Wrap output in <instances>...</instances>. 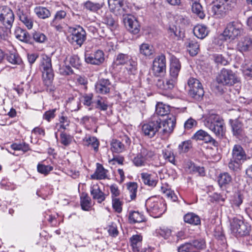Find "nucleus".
I'll list each match as a JSON object with an SVG mask.
<instances>
[{
    "label": "nucleus",
    "mask_w": 252,
    "mask_h": 252,
    "mask_svg": "<svg viewBox=\"0 0 252 252\" xmlns=\"http://www.w3.org/2000/svg\"><path fill=\"white\" fill-rule=\"evenodd\" d=\"M204 124L219 138L222 137L225 133L224 120L220 115L213 112H210L206 116Z\"/></svg>",
    "instance_id": "f257e3e1"
},
{
    "label": "nucleus",
    "mask_w": 252,
    "mask_h": 252,
    "mask_svg": "<svg viewBox=\"0 0 252 252\" xmlns=\"http://www.w3.org/2000/svg\"><path fill=\"white\" fill-rule=\"evenodd\" d=\"M236 0H214L212 12L216 18H220L236 5Z\"/></svg>",
    "instance_id": "f03ea898"
},
{
    "label": "nucleus",
    "mask_w": 252,
    "mask_h": 252,
    "mask_svg": "<svg viewBox=\"0 0 252 252\" xmlns=\"http://www.w3.org/2000/svg\"><path fill=\"white\" fill-rule=\"evenodd\" d=\"M181 63L177 58L172 57L171 58L169 76L165 82V90L173 89L178 80V76L181 69Z\"/></svg>",
    "instance_id": "7ed1b4c3"
},
{
    "label": "nucleus",
    "mask_w": 252,
    "mask_h": 252,
    "mask_svg": "<svg viewBox=\"0 0 252 252\" xmlns=\"http://www.w3.org/2000/svg\"><path fill=\"white\" fill-rule=\"evenodd\" d=\"M113 64L116 66L126 65V68L129 74H134L137 68L136 59L126 54H118L114 60Z\"/></svg>",
    "instance_id": "20e7f679"
},
{
    "label": "nucleus",
    "mask_w": 252,
    "mask_h": 252,
    "mask_svg": "<svg viewBox=\"0 0 252 252\" xmlns=\"http://www.w3.org/2000/svg\"><path fill=\"white\" fill-rule=\"evenodd\" d=\"M230 222V230L236 237H243L249 234L250 226L241 217L233 218Z\"/></svg>",
    "instance_id": "39448f33"
},
{
    "label": "nucleus",
    "mask_w": 252,
    "mask_h": 252,
    "mask_svg": "<svg viewBox=\"0 0 252 252\" xmlns=\"http://www.w3.org/2000/svg\"><path fill=\"white\" fill-rule=\"evenodd\" d=\"M244 29L241 23L231 22L227 24L222 35L225 40H233L242 35Z\"/></svg>",
    "instance_id": "423d86ee"
},
{
    "label": "nucleus",
    "mask_w": 252,
    "mask_h": 252,
    "mask_svg": "<svg viewBox=\"0 0 252 252\" xmlns=\"http://www.w3.org/2000/svg\"><path fill=\"white\" fill-rule=\"evenodd\" d=\"M41 69L42 72L44 84L48 87L51 86L54 78V73L50 58L47 56H44L42 57L41 62Z\"/></svg>",
    "instance_id": "0eeeda50"
},
{
    "label": "nucleus",
    "mask_w": 252,
    "mask_h": 252,
    "mask_svg": "<svg viewBox=\"0 0 252 252\" xmlns=\"http://www.w3.org/2000/svg\"><path fill=\"white\" fill-rule=\"evenodd\" d=\"M161 128V119L154 116L150 121L144 124L142 126L143 133L149 138H152Z\"/></svg>",
    "instance_id": "6e6552de"
},
{
    "label": "nucleus",
    "mask_w": 252,
    "mask_h": 252,
    "mask_svg": "<svg viewBox=\"0 0 252 252\" xmlns=\"http://www.w3.org/2000/svg\"><path fill=\"white\" fill-rule=\"evenodd\" d=\"M146 206L148 211L154 215L155 218L160 217L165 211V206L163 201L155 198L148 199Z\"/></svg>",
    "instance_id": "1a4fd4ad"
},
{
    "label": "nucleus",
    "mask_w": 252,
    "mask_h": 252,
    "mask_svg": "<svg viewBox=\"0 0 252 252\" xmlns=\"http://www.w3.org/2000/svg\"><path fill=\"white\" fill-rule=\"evenodd\" d=\"M219 84L223 86H232L237 82L235 74L231 70L223 68L217 77Z\"/></svg>",
    "instance_id": "9d476101"
},
{
    "label": "nucleus",
    "mask_w": 252,
    "mask_h": 252,
    "mask_svg": "<svg viewBox=\"0 0 252 252\" xmlns=\"http://www.w3.org/2000/svg\"><path fill=\"white\" fill-rule=\"evenodd\" d=\"M14 21V14L12 10L7 6L0 8V21L7 29H10Z\"/></svg>",
    "instance_id": "9b49d317"
},
{
    "label": "nucleus",
    "mask_w": 252,
    "mask_h": 252,
    "mask_svg": "<svg viewBox=\"0 0 252 252\" xmlns=\"http://www.w3.org/2000/svg\"><path fill=\"white\" fill-rule=\"evenodd\" d=\"M19 20L28 29L31 30L33 25V20L30 11L23 6H17L16 11Z\"/></svg>",
    "instance_id": "f8f14e48"
},
{
    "label": "nucleus",
    "mask_w": 252,
    "mask_h": 252,
    "mask_svg": "<svg viewBox=\"0 0 252 252\" xmlns=\"http://www.w3.org/2000/svg\"><path fill=\"white\" fill-rule=\"evenodd\" d=\"M152 70L155 76H159L166 72V58L161 54L155 58L153 62Z\"/></svg>",
    "instance_id": "ddd939ff"
},
{
    "label": "nucleus",
    "mask_w": 252,
    "mask_h": 252,
    "mask_svg": "<svg viewBox=\"0 0 252 252\" xmlns=\"http://www.w3.org/2000/svg\"><path fill=\"white\" fill-rule=\"evenodd\" d=\"M68 38V41L72 44L81 46L86 39V33L82 27L78 26L73 30Z\"/></svg>",
    "instance_id": "4468645a"
},
{
    "label": "nucleus",
    "mask_w": 252,
    "mask_h": 252,
    "mask_svg": "<svg viewBox=\"0 0 252 252\" xmlns=\"http://www.w3.org/2000/svg\"><path fill=\"white\" fill-rule=\"evenodd\" d=\"M124 22L126 27L130 32L136 34L139 32L140 26L137 19L134 16L126 15L124 18Z\"/></svg>",
    "instance_id": "2eb2a0df"
},
{
    "label": "nucleus",
    "mask_w": 252,
    "mask_h": 252,
    "mask_svg": "<svg viewBox=\"0 0 252 252\" xmlns=\"http://www.w3.org/2000/svg\"><path fill=\"white\" fill-rule=\"evenodd\" d=\"M85 59L86 63L94 65H99L104 61V55L102 51L97 50L94 53L86 54Z\"/></svg>",
    "instance_id": "dca6fc26"
},
{
    "label": "nucleus",
    "mask_w": 252,
    "mask_h": 252,
    "mask_svg": "<svg viewBox=\"0 0 252 252\" xmlns=\"http://www.w3.org/2000/svg\"><path fill=\"white\" fill-rule=\"evenodd\" d=\"M233 112L236 114L237 118L235 119H230L229 124L231 125L233 135L238 137L243 134V125L242 123L238 120L240 117V112L238 111H234Z\"/></svg>",
    "instance_id": "f3484780"
},
{
    "label": "nucleus",
    "mask_w": 252,
    "mask_h": 252,
    "mask_svg": "<svg viewBox=\"0 0 252 252\" xmlns=\"http://www.w3.org/2000/svg\"><path fill=\"white\" fill-rule=\"evenodd\" d=\"M176 118L173 115L168 116L167 118L162 121L161 120V132L163 134L168 135L171 133L175 126Z\"/></svg>",
    "instance_id": "a211bd4d"
},
{
    "label": "nucleus",
    "mask_w": 252,
    "mask_h": 252,
    "mask_svg": "<svg viewBox=\"0 0 252 252\" xmlns=\"http://www.w3.org/2000/svg\"><path fill=\"white\" fill-rule=\"evenodd\" d=\"M112 85L109 80L107 79H100L95 83V92L100 94H108L111 89Z\"/></svg>",
    "instance_id": "6ab92c4d"
},
{
    "label": "nucleus",
    "mask_w": 252,
    "mask_h": 252,
    "mask_svg": "<svg viewBox=\"0 0 252 252\" xmlns=\"http://www.w3.org/2000/svg\"><path fill=\"white\" fill-rule=\"evenodd\" d=\"M236 161L243 162L247 159V155L242 147L240 145H235L232 151V158Z\"/></svg>",
    "instance_id": "aec40b11"
},
{
    "label": "nucleus",
    "mask_w": 252,
    "mask_h": 252,
    "mask_svg": "<svg viewBox=\"0 0 252 252\" xmlns=\"http://www.w3.org/2000/svg\"><path fill=\"white\" fill-rule=\"evenodd\" d=\"M237 49L242 53L252 50V39L247 36L241 38L237 44Z\"/></svg>",
    "instance_id": "412c9836"
},
{
    "label": "nucleus",
    "mask_w": 252,
    "mask_h": 252,
    "mask_svg": "<svg viewBox=\"0 0 252 252\" xmlns=\"http://www.w3.org/2000/svg\"><path fill=\"white\" fill-rule=\"evenodd\" d=\"M105 5V0H99L96 2L87 0L83 3L84 8L87 11L96 12Z\"/></svg>",
    "instance_id": "4be33fe9"
},
{
    "label": "nucleus",
    "mask_w": 252,
    "mask_h": 252,
    "mask_svg": "<svg viewBox=\"0 0 252 252\" xmlns=\"http://www.w3.org/2000/svg\"><path fill=\"white\" fill-rule=\"evenodd\" d=\"M90 192L93 198L96 200L99 203H101L105 199L106 195L101 190L97 184L93 185L91 187Z\"/></svg>",
    "instance_id": "5701e85b"
},
{
    "label": "nucleus",
    "mask_w": 252,
    "mask_h": 252,
    "mask_svg": "<svg viewBox=\"0 0 252 252\" xmlns=\"http://www.w3.org/2000/svg\"><path fill=\"white\" fill-rule=\"evenodd\" d=\"M196 140H203L206 143H211L214 145L216 141L206 131L200 129L196 131L193 136Z\"/></svg>",
    "instance_id": "b1692460"
},
{
    "label": "nucleus",
    "mask_w": 252,
    "mask_h": 252,
    "mask_svg": "<svg viewBox=\"0 0 252 252\" xmlns=\"http://www.w3.org/2000/svg\"><path fill=\"white\" fill-rule=\"evenodd\" d=\"M128 221L130 223L134 224L146 221V218L143 213L138 211H130L128 213Z\"/></svg>",
    "instance_id": "393cba45"
},
{
    "label": "nucleus",
    "mask_w": 252,
    "mask_h": 252,
    "mask_svg": "<svg viewBox=\"0 0 252 252\" xmlns=\"http://www.w3.org/2000/svg\"><path fill=\"white\" fill-rule=\"evenodd\" d=\"M241 70L247 79H252V63L249 60H245L241 65Z\"/></svg>",
    "instance_id": "a878e982"
},
{
    "label": "nucleus",
    "mask_w": 252,
    "mask_h": 252,
    "mask_svg": "<svg viewBox=\"0 0 252 252\" xmlns=\"http://www.w3.org/2000/svg\"><path fill=\"white\" fill-rule=\"evenodd\" d=\"M162 155L163 158L169 162L175 165L176 160L173 150L168 145L162 150Z\"/></svg>",
    "instance_id": "bb28decb"
},
{
    "label": "nucleus",
    "mask_w": 252,
    "mask_h": 252,
    "mask_svg": "<svg viewBox=\"0 0 252 252\" xmlns=\"http://www.w3.org/2000/svg\"><path fill=\"white\" fill-rule=\"evenodd\" d=\"M107 170L105 169L103 166L97 163L96 164V169L94 173L91 176L94 179L102 180L106 178Z\"/></svg>",
    "instance_id": "cd10ccee"
},
{
    "label": "nucleus",
    "mask_w": 252,
    "mask_h": 252,
    "mask_svg": "<svg viewBox=\"0 0 252 252\" xmlns=\"http://www.w3.org/2000/svg\"><path fill=\"white\" fill-rule=\"evenodd\" d=\"M209 31L207 28L202 25L196 26L193 29L194 34L198 38L203 39L208 34Z\"/></svg>",
    "instance_id": "c85d7f7f"
},
{
    "label": "nucleus",
    "mask_w": 252,
    "mask_h": 252,
    "mask_svg": "<svg viewBox=\"0 0 252 252\" xmlns=\"http://www.w3.org/2000/svg\"><path fill=\"white\" fill-rule=\"evenodd\" d=\"M184 220L185 222L192 225H196L200 223L199 217L193 213L186 214L184 217Z\"/></svg>",
    "instance_id": "c756f323"
},
{
    "label": "nucleus",
    "mask_w": 252,
    "mask_h": 252,
    "mask_svg": "<svg viewBox=\"0 0 252 252\" xmlns=\"http://www.w3.org/2000/svg\"><path fill=\"white\" fill-rule=\"evenodd\" d=\"M191 10L192 12L201 19L205 18L206 15L204 10L199 2H193L191 5Z\"/></svg>",
    "instance_id": "7c9ffc66"
},
{
    "label": "nucleus",
    "mask_w": 252,
    "mask_h": 252,
    "mask_svg": "<svg viewBox=\"0 0 252 252\" xmlns=\"http://www.w3.org/2000/svg\"><path fill=\"white\" fill-rule=\"evenodd\" d=\"M141 177L144 184L152 187L156 186L157 181L152 174L148 173H141Z\"/></svg>",
    "instance_id": "2f4dec72"
},
{
    "label": "nucleus",
    "mask_w": 252,
    "mask_h": 252,
    "mask_svg": "<svg viewBox=\"0 0 252 252\" xmlns=\"http://www.w3.org/2000/svg\"><path fill=\"white\" fill-rule=\"evenodd\" d=\"M110 149L113 153H120L125 150V146L120 141L113 139L111 142Z\"/></svg>",
    "instance_id": "473e14b6"
},
{
    "label": "nucleus",
    "mask_w": 252,
    "mask_h": 252,
    "mask_svg": "<svg viewBox=\"0 0 252 252\" xmlns=\"http://www.w3.org/2000/svg\"><path fill=\"white\" fill-rule=\"evenodd\" d=\"M107 1L110 10L114 12L120 10L124 5L123 0H107Z\"/></svg>",
    "instance_id": "72a5a7b5"
},
{
    "label": "nucleus",
    "mask_w": 252,
    "mask_h": 252,
    "mask_svg": "<svg viewBox=\"0 0 252 252\" xmlns=\"http://www.w3.org/2000/svg\"><path fill=\"white\" fill-rule=\"evenodd\" d=\"M170 108L168 105L162 103H158L156 107V113L158 116H164L169 114Z\"/></svg>",
    "instance_id": "f704fd0d"
},
{
    "label": "nucleus",
    "mask_w": 252,
    "mask_h": 252,
    "mask_svg": "<svg viewBox=\"0 0 252 252\" xmlns=\"http://www.w3.org/2000/svg\"><path fill=\"white\" fill-rule=\"evenodd\" d=\"M186 44L188 50L191 56H195L198 53L199 46L196 41L193 40H189Z\"/></svg>",
    "instance_id": "c9c22d12"
},
{
    "label": "nucleus",
    "mask_w": 252,
    "mask_h": 252,
    "mask_svg": "<svg viewBox=\"0 0 252 252\" xmlns=\"http://www.w3.org/2000/svg\"><path fill=\"white\" fill-rule=\"evenodd\" d=\"M34 11L36 15L41 19H45L48 18L51 15V13L49 10L44 7L37 6L34 9Z\"/></svg>",
    "instance_id": "e433bc0d"
},
{
    "label": "nucleus",
    "mask_w": 252,
    "mask_h": 252,
    "mask_svg": "<svg viewBox=\"0 0 252 252\" xmlns=\"http://www.w3.org/2000/svg\"><path fill=\"white\" fill-rule=\"evenodd\" d=\"M154 50L153 46L148 43H143L140 46V52L143 55L150 57L153 55Z\"/></svg>",
    "instance_id": "4c0bfd02"
},
{
    "label": "nucleus",
    "mask_w": 252,
    "mask_h": 252,
    "mask_svg": "<svg viewBox=\"0 0 252 252\" xmlns=\"http://www.w3.org/2000/svg\"><path fill=\"white\" fill-rule=\"evenodd\" d=\"M231 180V176L227 172L221 173L219 176L218 183L221 187L229 184Z\"/></svg>",
    "instance_id": "58836bf2"
},
{
    "label": "nucleus",
    "mask_w": 252,
    "mask_h": 252,
    "mask_svg": "<svg viewBox=\"0 0 252 252\" xmlns=\"http://www.w3.org/2000/svg\"><path fill=\"white\" fill-rule=\"evenodd\" d=\"M188 85L189 88V94H194V89L201 85L200 81L193 77H190L188 81Z\"/></svg>",
    "instance_id": "ea45409f"
},
{
    "label": "nucleus",
    "mask_w": 252,
    "mask_h": 252,
    "mask_svg": "<svg viewBox=\"0 0 252 252\" xmlns=\"http://www.w3.org/2000/svg\"><path fill=\"white\" fill-rule=\"evenodd\" d=\"M139 153L141 156H142L146 162L152 159L155 155V152L153 151L144 147H142Z\"/></svg>",
    "instance_id": "a19ab883"
},
{
    "label": "nucleus",
    "mask_w": 252,
    "mask_h": 252,
    "mask_svg": "<svg viewBox=\"0 0 252 252\" xmlns=\"http://www.w3.org/2000/svg\"><path fill=\"white\" fill-rule=\"evenodd\" d=\"M80 203L81 208L83 210L88 211L91 207V199L86 194L82 195Z\"/></svg>",
    "instance_id": "79ce46f5"
},
{
    "label": "nucleus",
    "mask_w": 252,
    "mask_h": 252,
    "mask_svg": "<svg viewBox=\"0 0 252 252\" xmlns=\"http://www.w3.org/2000/svg\"><path fill=\"white\" fill-rule=\"evenodd\" d=\"M85 145L87 146H92L95 151H97L99 142L95 137H86L83 140Z\"/></svg>",
    "instance_id": "37998d69"
},
{
    "label": "nucleus",
    "mask_w": 252,
    "mask_h": 252,
    "mask_svg": "<svg viewBox=\"0 0 252 252\" xmlns=\"http://www.w3.org/2000/svg\"><path fill=\"white\" fill-rule=\"evenodd\" d=\"M174 19L177 25L181 28H184L189 24V19L186 16L177 14L175 16Z\"/></svg>",
    "instance_id": "c03bdc74"
},
{
    "label": "nucleus",
    "mask_w": 252,
    "mask_h": 252,
    "mask_svg": "<svg viewBox=\"0 0 252 252\" xmlns=\"http://www.w3.org/2000/svg\"><path fill=\"white\" fill-rule=\"evenodd\" d=\"M127 189L129 191L131 200L134 199L136 196L137 185L134 182H130L127 184Z\"/></svg>",
    "instance_id": "a18cd8bd"
},
{
    "label": "nucleus",
    "mask_w": 252,
    "mask_h": 252,
    "mask_svg": "<svg viewBox=\"0 0 252 252\" xmlns=\"http://www.w3.org/2000/svg\"><path fill=\"white\" fill-rule=\"evenodd\" d=\"M94 103L95 108L101 111H105L108 108V102L101 97H98Z\"/></svg>",
    "instance_id": "49530a36"
},
{
    "label": "nucleus",
    "mask_w": 252,
    "mask_h": 252,
    "mask_svg": "<svg viewBox=\"0 0 252 252\" xmlns=\"http://www.w3.org/2000/svg\"><path fill=\"white\" fill-rule=\"evenodd\" d=\"M194 93V94H189V95L195 100H200L204 94V91L202 85L197 88L195 89Z\"/></svg>",
    "instance_id": "de8ad7c7"
},
{
    "label": "nucleus",
    "mask_w": 252,
    "mask_h": 252,
    "mask_svg": "<svg viewBox=\"0 0 252 252\" xmlns=\"http://www.w3.org/2000/svg\"><path fill=\"white\" fill-rule=\"evenodd\" d=\"M192 248L198 250L205 249L206 245L205 240L203 239H199L192 241L191 242Z\"/></svg>",
    "instance_id": "09e8293b"
},
{
    "label": "nucleus",
    "mask_w": 252,
    "mask_h": 252,
    "mask_svg": "<svg viewBox=\"0 0 252 252\" xmlns=\"http://www.w3.org/2000/svg\"><path fill=\"white\" fill-rule=\"evenodd\" d=\"M132 162L136 167L144 166L147 163L146 161L142 156H141L139 153L133 158Z\"/></svg>",
    "instance_id": "8fccbe9b"
},
{
    "label": "nucleus",
    "mask_w": 252,
    "mask_h": 252,
    "mask_svg": "<svg viewBox=\"0 0 252 252\" xmlns=\"http://www.w3.org/2000/svg\"><path fill=\"white\" fill-rule=\"evenodd\" d=\"M32 40L38 43H43L47 40L46 36L40 32H34L32 33Z\"/></svg>",
    "instance_id": "3c124183"
},
{
    "label": "nucleus",
    "mask_w": 252,
    "mask_h": 252,
    "mask_svg": "<svg viewBox=\"0 0 252 252\" xmlns=\"http://www.w3.org/2000/svg\"><path fill=\"white\" fill-rule=\"evenodd\" d=\"M37 171L41 174L45 175H48L50 171L53 170V167L50 165H45L42 164H38L37 166Z\"/></svg>",
    "instance_id": "603ef678"
},
{
    "label": "nucleus",
    "mask_w": 252,
    "mask_h": 252,
    "mask_svg": "<svg viewBox=\"0 0 252 252\" xmlns=\"http://www.w3.org/2000/svg\"><path fill=\"white\" fill-rule=\"evenodd\" d=\"M215 62L218 65H226L228 62L227 60L220 54H214L213 55Z\"/></svg>",
    "instance_id": "864d4df0"
},
{
    "label": "nucleus",
    "mask_w": 252,
    "mask_h": 252,
    "mask_svg": "<svg viewBox=\"0 0 252 252\" xmlns=\"http://www.w3.org/2000/svg\"><path fill=\"white\" fill-rule=\"evenodd\" d=\"M191 147V142L189 140L185 141L179 144L178 149L180 153H186Z\"/></svg>",
    "instance_id": "5fc2aeb1"
},
{
    "label": "nucleus",
    "mask_w": 252,
    "mask_h": 252,
    "mask_svg": "<svg viewBox=\"0 0 252 252\" xmlns=\"http://www.w3.org/2000/svg\"><path fill=\"white\" fill-rule=\"evenodd\" d=\"M242 163V162L240 161H236L231 158L230 161L228 162V166L231 170L239 171L240 170V165Z\"/></svg>",
    "instance_id": "6e6d98bb"
},
{
    "label": "nucleus",
    "mask_w": 252,
    "mask_h": 252,
    "mask_svg": "<svg viewBox=\"0 0 252 252\" xmlns=\"http://www.w3.org/2000/svg\"><path fill=\"white\" fill-rule=\"evenodd\" d=\"M93 94L92 93L85 94L82 96L81 101L84 105L90 106L92 104L94 103L93 101Z\"/></svg>",
    "instance_id": "4d7b16f0"
},
{
    "label": "nucleus",
    "mask_w": 252,
    "mask_h": 252,
    "mask_svg": "<svg viewBox=\"0 0 252 252\" xmlns=\"http://www.w3.org/2000/svg\"><path fill=\"white\" fill-rule=\"evenodd\" d=\"M61 143L64 146L69 145L72 139V137L65 133L62 132L60 134Z\"/></svg>",
    "instance_id": "13d9d810"
},
{
    "label": "nucleus",
    "mask_w": 252,
    "mask_h": 252,
    "mask_svg": "<svg viewBox=\"0 0 252 252\" xmlns=\"http://www.w3.org/2000/svg\"><path fill=\"white\" fill-rule=\"evenodd\" d=\"M7 61L13 64H20L22 62L20 57L15 54H10L7 57Z\"/></svg>",
    "instance_id": "bf43d9fd"
},
{
    "label": "nucleus",
    "mask_w": 252,
    "mask_h": 252,
    "mask_svg": "<svg viewBox=\"0 0 252 252\" xmlns=\"http://www.w3.org/2000/svg\"><path fill=\"white\" fill-rule=\"evenodd\" d=\"M56 111V109H53L46 111L43 115V119L48 122H50L55 118Z\"/></svg>",
    "instance_id": "052dcab7"
},
{
    "label": "nucleus",
    "mask_w": 252,
    "mask_h": 252,
    "mask_svg": "<svg viewBox=\"0 0 252 252\" xmlns=\"http://www.w3.org/2000/svg\"><path fill=\"white\" fill-rule=\"evenodd\" d=\"M192 249L193 248L191 243H186L179 247L178 252H190Z\"/></svg>",
    "instance_id": "680f3d73"
},
{
    "label": "nucleus",
    "mask_w": 252,
    "mask_h": 252,
    "mask_svg": "<svg viewBox=\"0 0 252 252\" xmlns=\"http://www.w3.org/2000/svg\"><path fill=\"white\" fill-rule=\"evenodd\" d=\"M122 202L119 199L115 198L112 199V206L113 209L118 213L122 212Z\"/></svg>",
    "instance_id": "e2e57ef3"
},
{
    "label": "nucleus",
    "mask_w": 252,
    "mask_h": 252,
    "mask_svg": "<svg viewBox=\"0 0 252 252\" xmlns=\"http://www.w3.org/2000/svg\"><path fill=\"white\" fill-rule=\"evenodd\" d=\"M197 122L192 118L188 119L184 124V127L186 130L190 129L197 126Z\"/></svg>",
    "instance_id": "0e129e2a"
},
{
    "label": "nucleus",
    "mask_w": 252,
    "mask_h": 252,
    "mask_svg": "<svg viewBox=\"0 0 252 252\" xmlns=\"http://www.w3.org/2000/svg\"><path fill=\"white\" fill-rule=\"evenodd\" d=\"M60 128L65 129L69 125V121L66 117L61 116L59 118Z\"/></svg>",
    "instance_id": "69168bd1"
},
{
    "label": "nucleus",
    "mask_w": 252,
    "mask_h": 252,
    "mask_svg": "<svg viewBox=\"0 0 252 252\" xmlns=\"http://www.w3.org/2000/svg\"><path fill=\"white\" fill-rule=\"evenodd\" d=\"M22 37L21 38V39H20V41L28 44L32 43V38L28 32L26 30L24 31V32H23Z\"/></svg>",
    "instance_id": "338daca9"
},
{
    "label": "nucleus",
    "mask_w": 252,
    "mask_h": 252,
    "mask_svg": "<svg viewBox=\"0 0 252 252\" xmlns=\"http://www.w3.org/2000/svg\"><path fill=\"white\" fill-rule=\"evenodd\" d=\"M66 15V13L64 10H60L57 11L54 16V18L53 19V23L64 18Z\"/></svg>",
    "instance_id": "774afa93"
}]
</instances>
